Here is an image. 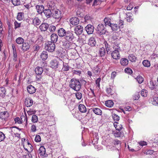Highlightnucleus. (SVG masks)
<instances>
[{
	"label": "nucleus",
	"instance_id": "2eb2a0df",
	"mask_svg": "<svg viewBox=\"0 0 158 158\" xmlns=\"http://www.w3.org/2000/svg\"><path fill=\"white\" fill-rule=\"evenodd\" d=\"M33 103V101L31 98H26L25 100V105L27 107L31 106Z\"/></svg>",
	"mask_w": 158,
	"mask_h": 158
},
{
	"label": "nucleus",
	"instance_id": "5701e85b",
	"mask_svg": "<svg viewBox=\"0 0 158 158\" xmlns=\"http://www.w3.org/2000/svg\"><path fill=\"white\" fill-rule=\"evenodd\" d=\"M8 116V114L6 111L1 112L0 113V118L2 119H6Z\"/></svg>",
	"mask_w": 158,
	"mask_h": 158
},
{
	"label": "nucleus",
	"instance_id": "8fccbe9b",
	"mask_svg": "<svg viewBox=\"0 0 158 158\" xmlns=\"http://www.w3.org/2000/svg\"><path fill=\"white\" fill-rule=\"evenodd\" d=\"M148 92L146 89H143L142 90L141 94L142 96L143 97L147 96Z\"/></svg>",
	"mask_w": 158,
	"mask_h": 158
},
{
	"label": "nucleus",
	"instance_id": "bb28decb",
	"mask_svg": "<svg viewBox=\"0 0 158 158\" xmlns=\"http://www.w3.org/2000/svg\"><path fill=\"white\" fill-rule=\"evenodd\" d=\"M112 131V134H114V135L117 137H122L123 135L122 133L119 131Z\"/></svg>",
	"mask_w": 158,
	"mask_h": 158
},
{
	"label": "nucleus",
	"instance_id": "6e6552de",
	"mask_svg": "<svg viewBox=\"0 0 158 158\" xmlns=\"http://www.w3.org/2000/svg\"><path fill=\"white\" fill-rule=\"evenodd\" d=\"M111 56L113 59L117 60L120 58L119 51L118 50H114L111 53Z\"/></svg>",
	"mask_w": 158,
	"mask_h": 158
},
{
	"label": "nucleus",
	"instance_id": "de8ad7c7",
	"mask_svg": "<svg viewBox=\"0 0 158 158\" xmlns=\"http://www.w3.org/2000/svg\"><path fill=\"white\" fill-rule=\"evenodd\" d=\"M37 116L35 115H33L32 117L31 121L33 123H36L38 121Z\"/></svg>",
	"mask_w": 158,
	"mask_h": 158
},
{
	"label": "nucleus",
	"instance_id": "79ce46f5",
	"mask_svg": "<svg viewBox=\"0 0 158 158\" xmlns=\"http://www.w3.org/2000/svg\"><path fill=\"white\" fill-rule=\"evenodd\" d=\"M143 65L146 67H149L150 66V63L149 61L147 60H144L142 62Z\"/></svg>",
	"mask_w": 158,
	"mask_h": 158
},
{
	"label": "nucleus",
	"instance_id": "423d86ee",
	"mask_svg": "<svg viewBox=\"0 0 158 158\" xmlns=\"http://www.w3.org/2000/svg\"><path fill=\"white\" fill-rule=\"evenodd\" d=\"M94 27L90 24L88 25L85 28V30L88 34H91L93 33Z\"/></svg>",
	"mask_w": 158,
	"mask_h": 158
},
{
	"label": "nucleus",
	"instance_id": "cd10ccee",
	"mask_svg": "<svg viewBox=\"0 0 158 158\" xmlns=\"http://www.w3.org/2000/svg\"><path fill=\"white\" fill-rule=\"evenodd\" d=\"M110 27H111L112 30L114 31H116L120 30V29L118 25L116 24L111 23Z\"/></svg>",
	"mask_w": 158,
	"mask_h": 158
},
{
	"label": "nucleus",
	"instance_id": "4d7b16f0",
	"mask_svg": "<svg viewBox=\"0 0 158 158\" xmlns=\"http://www.w3.org/2000/svg\"><path fill=\"white\" fill-rule=\"evenodd\" d=\"M127 22H130L132 21V19L131 18V15L130 13H128L127 14Z\"/></svg>",
	"mask_w": 158,
	"mask_h": 158
},
{
	"label": "nucleus",
	"instance_id": "0eeeda50",
	"mask_svg": "<svg viewBox=\"0 0 158 158\" xmlns=\"http://www.w3.org/2000/svg\"><path fill=\"white\" fill-rule=\"evenodd\" d=\"M53 12L52 17L56 19H59L61 18V13L59 10H55Z\"/></svg>",
	"mask_w": 158,
	"mask_h": 158
},
{
	"label": "nucleus",
	"instance_id": "9b49d317",
	"mask_svg": "<svg viewBox=\"0 0 158 158\" xmlns=\"http://www.w3.org/2000/svg\"><path fill=\"white\" fill-rule=\"evenodd\" d=\"M80 20L78 18L75 17H73L70 19V22L71 24L74 25H77L79 24Z\"/></svg>",
	"mask_w": 158,
	"mask_h": 158
},
{
	"label": "nucleus",
	"instance_id": "4468645a",
	"mask_svg": "<svg viewBox=\"0 0 158 158\" xmlns=\"http://www.w3.org/2000/svg\"><path fill=\"white\" fill-rule=\"evenodd\" d=\"M66 31L62 28H60L57 31L58 35L61 37H64L66 34Z\"/></svg>",
	"mask_w": 158,
	"mask_h": 158
},
{
	"label": "nucleus",
	"instance_id": "f03ea898",
	"mask_svg": "<svg viewBox=\"0 0 158 158\" xmlns=\"http://www.w3.org/2000/svg\"><path fill=\"white\" fill-rule=\"evenodd\" d=\"M45 48L49 52H53L55 49V44L53 42L48 41L45 44Z\"/></svg>",
	"mask_w": 158,
	"mask_h": 158
},
{
	"label": "nucleus",
	"instance_id": "6e6d98bb",
	"mask_svg": "<svg viewBox=\"0 0 158 158\" xmlns=\"http://www.w3.org/2000/svg\"><path fill=\"white\" fill-rule=\"evenodd\" d=\"M113 48L115 50H118V51L120 50L119 44H117V43H115L113 45Z\"/></svg>",
	"mask_w": 158,
	"mask_h": 158
},
{
	"label": "nucleus",
	"instance_id": "09e8293b",
	"mask_svg": "<svg viewBox=\"0 0 158 158\" xmlns=\"http://www.w3.org/2000/svg\"><path fill=\"white\" fill-rule=\"evenodd\" d=\"M63 67L62 69L64 71H67L69 70V66L68 64L66 63H63Z\"/></svg>",
	"mask_w": 158,
	"mask_h": 158
},
{
	"label": "nucleus",
	"instance_id": "dca6fc26",
	"mask_svg": "<svg viewBox=\"0 0 158 158\" xmlns=\"http://www.w3.org/2000/svg\"><path fill=\"white\" fill-rule=\"evenodd\" d=\"M43 12L45 16L48 18L52 16V12L50 9L44 10Z\"/></svg>",
	"mask_w": 158,
	"mask_h": 158
},
{
	"label": "nucleus",
	"instance_id": "e2e57ef3",
	"mask_svg": "<svg viewBox=\"0 0 158 158\" xmlns=\"http://www.w3.org/2000/svg\"><path fill=\"white\" fill-rule=\"evenodd\" d=\"M35 141L37 142H39L41 140V139L39 135H36L35 137Z\"/></svg>",
	"mask_w": 158,
	"mask_h": 158
},
{
	"label": "nucleus",
	"instance_id": "c756f323",
	"mask_svg": "<svg viewBox=\"0 0 158 158\" xmlns=\"http://www.w3.org/2000/svg\"><path fill=\"white\" fill-rule=\"evenodd\" d=\"M39 152L40 155L44 156L45 154L46 150L44 147L41 146L39 150Z\"/></svg>",
	"mask_w": 158,
	"mask_h": 158
},
{
	"label": "nucleus",
	"instance_id": "c85d7f7f",
	"mask_svg": "<svg viewBox=\"0 0 158 158\" xmlns=\"http://www.w3.org/2000/svg\"><path fill=\"white\" fill-rule=\"evenodd\" d=\"M56 29V27L55 26L53 25H49L48 29V31H50L51 33H54L55 32Z\"/></svg>",
	"mask_w": 158,
	"mask_h": 158
},
{
	"label": "nucleus",
	"instance_id": "7ed1b4c3",
	"mask_svg": "<svg viewBox=\"0 0 158 158\" xmlns=\"http://www.w3.org/2000/svg\"><path fill=\"white\" fill-rule=\"evenodd\" d=\"M106 30L105 29L104 25L102 24H99L97 28V33L100 35L106 33Z\"/></svg>",
	"mask_w": 158,
	"mask_h": 158
},
{
	"label": "nucleus",
	"instance_id": "13d9d810",
	"mask_svg": "<svg viewBox=\"0 0 158 158\" xmlns=\"http://www.w3.org/2000/svg\"><path fill=\"white\" fill-rule=\"evenodd\" d=\"M76 96L78 99L80 100L82 97V94L80 92H77L76 94Z\"/></svg>",
	"mask_w": 158,
	"mask_h": 158
},
{
	"label": "nucleus",
	"instance_id": "f704fd0d",
	"mask_svg": "<svg viewBox=\"0 0 158 158\" xmlns=\"http://www.w3.org/2000/svg\"><path fill=\"white\" fill-rule=\"evenodd\" d=\"M152 104L155 105H158V97H155L151 99Z\"/></svg>",
	"mask_w": 158,
	"mask_h": 158
},
{
	"label": "nucleus",
	"instance_id": "69168bd1",
	"mask_svg": "<svg viewBox=\"0 0 158 158\" xmlns=\"http://www.w3.org/2000/svg\"><path fill=\"white\" fill-rule=\"evenodd\" d=\"M124 22L122 20H120L119 23L118 25L120 29V28H123Z\"/></svg>",
	"mask_w": 158,
	"mask_h": 158
},
{
	"label": "nucleus",
	"instance_id": "052dcab7",
	"mask_svg": "<svg viewBox=\"0 0 158 158\" xmlns=\"http://www.w3.org/2000/svg\"><path fill=\"white\" fill-rule=\"evenodd\" d=\"M14 23L15 26V29H16L17 28H19L21 26V23H18L16 21L14 22Z\"/></svg>",
	"mask_w": 158,
	"mask_h": 158
},
{
	"label": "nucleus",
	"instance_id": "5fc2aeb1",
	"mask_svg": "<svg viewBox=\"0 0 158 158\" xmlns=\"http://www.w3.org/2000/svg\"><path fill=\"white\" fill-rule=\"evenodd\" d=\"M40 47L37 44H36L33 46V49L35 51H38L39 50Z\"/></svg>",
	"mask_w": 158,
	"mask_h": 158
},
{
	"label": "nucleus",
	"instance_id": "7c9ffc66",
	"mask_svg": "<svg viewBox=\"0 0 158 158\" xmlns=\"http://www.w3.org/2000/svg\"><path fill=\"white\" fill-rule=\"evenodd\" d=\"M36 8L37 9V12L39 14H41L43 11L44 10V7L41 6H36Z\"/></svg>",
	"mask_w": 158,
	"mask_h": 158
},
{
	"label": "nucleus",
	"instance_id": "473e14b6",
	"mask_svg": "<svg viewBox=\"0 0 158 158\" xmlns=\"http://www.w3.org/2000/svg\"><path fill=\"white\" fill-rule=\"evenodd\" d=\"M111 19L110 18H105L104 20V21L105 23V25H108L110 26L111 24Z\"/></svg>",
	"mask_w": 158,
	"mask_h": 158
},
{
	"label": "nucleus",
	"instance_id": "ea45409f",
	"mask_svg": "<svg viewBox=\"0 0 158 158\" xmlns=\"http://www.w3.org/2000/svg\"><path fill=\"white\" fill-rule=\"evenodd\" d=\"M136 80L139 83L141 84L143 82L144 78L142 76H138L137 77Z\"/></svg>",
	"mask_w": 158,
	"mask_h": 158
},
{
	"label": "nucleus",
	"instance_id": "4c0bfd02",
	"mask_svg": "<svg viewBox=\"0 0 158 158\" xmlns=\"http://www.w3.org/2000/svg\"><path fill=\"white\" fill-rule=\"evenodd\" d=\"M20 119L21 121H22V122L23 121H25L26 120V124L25 126H26L27 124V118L26 114H25V116H24V115H22L20 117Z\"/></svg>",
	"mask_w": 158,
	"mask_h": 158
},
{
	"label": "nucleus",
	"instance_id": "4be33fe9",
	"mask_svg": "<svg viewBox=\"0 0 158 158\" xmlns=\"http://www.w3.org/2000/svg\"><path fill=\"white\" fill-rule=\"evenodd\" d=\"M48 57V52L46 51H44L41 53L40 58L43 60H45Z\"/></svg>",
	"mask_w": 158,
	"mask_h": 158
},
{
	"label": "nucleus",
	"instance_id": "c9c22d12",
	"mask_svg": "<svg viewBox=\"0 0 158 158\" xmlns=\"http://www.w3.org/2000/svg\"><path fill=\"white\" fill-rule=\"evenodd\" d=\"M100 56H104L106 54V51L104 48L102 47L99 50Z\"/></svg>",
	"mask_w": 158,
	"mask_h": 158
},
{
	"label": "nucleus",
	"instance_id": "680f3d73",
	"mask_svg": "<svg viewBox=\"0 0 158 158\" xmlns=\"http://www.w3.org/2000/svg\"><path fill=\"white\" fill-rule=\"evenodd\" d=\"M16 123H18L19 124H21L22 123V121H21L20 118L19 117H16L14 119Z\"/></svg>",
	"mask_w": 158,
	"mask_h": 158
},
{
	"label": "nucleus",
	"instance_id": "58836bf2",
	"mask_svg": "<svg viewBox=\"0 0 158 158\" xmlns=\"http://www.w3.org/2000/svg\"><path fill=\"white\" fill-rule=\"evenodd\" d=\"M106 91L107 94L109 96L113 94H114L112 90L111 86H110L108 88H107Z\"/></svg>",
	"mask_w": 158,
	"mask_h": 158
},
{
	"label": "nucleus",
	"instance_id": "b1692460",
	"mask_svg": "<svg viewBox=\"0 0 158 158\" xmlns=\"http://www.w3.org/2000/svg\"><path fill=\"white\" fill-rule=\"evenodd\" d=\"M128 60L126 58H121L120 60V64L122 66H126L128 64Z\"/></svg>",
	"mask_w": 158,
	"mask_h": 158
},
{
	"label": "nucleus",
	"instance_id": "f8f14e48",
	"mask_svg": "<svg viewBox=\"0 0 158 158\" xmlns=\"http://www.w3.org/2000/svg\"><path fill=\"white\" fill-rule=\"evenodd\" d=\"M30 45L27 42H23L22 44L21 49L23 51L25 52L29 49Z\"/></svg>",
	"mask_w": 158,
	"mask_h": 158
},
{
	"label": "nucleus",
	"instance_id": "a18cd8bd",
	"mask_svg": "<svg viewBox=\"0 0 158 158\" xmlns=\"http://www.w3.org/2000/svg\"><path fill=\"white\" fill-rule=\"evenodd\" d=\"M106 48L107 51V53L108 54L110 53V46L108 44L107 42L105 43Z\"/></svg>",
	"mask_w": 158,
	"mask_h": 158
},
{
	"label": "nucleus",
	"instance_id": "603ef678",
	"mask_svg": "<svg viewBox=\"0 0 158 158\" xmlns=\"http://www.w3.org/2000/svg\"><path fill=\"white\" fill-rule=\"evenodd\" d=\"M12 4L15 6H17L20 4V1L19 0H11Z\"/></svg>",
	"mask_w": 158,
	"mask_h": 158
},
{
	"label": "nucleus",
	"instance_id": "9d476101",
	"mask_svg": "<svg viewBox=\"0 0 158 158\" xmlns=\"http://www.w3.org/2000/svg\"><path fill=\"white\" fill-rule=\"evenodd\" d=\"M50 67L52 69H56L58 68V62L56 60H52L50 62Z\"/></svg>",
	"mask_w": 158,
	"mask_h": 158
},
{
	"label": "nucleus",
	"instance_id": "bf43d9fd",
	"mask_svg": "<svg viewBox=\"0 0 158 158\" xmlns=\"http://www.w3.org/2000/svg\"><path fill=\"white\" fill-rule=\"evenodd\" d=\"M84 19L85 22H87L88 21H91L92 18L90 16L86 15L84 17Z\"/></svg>",
	"mask_w": 158,
	"mask_h": 158
},
{
	"label": "nucleus",
	"instance_id": "412c9836",
	"mask_svg": "<svg viewBox=\"0 0 158 158\" xmlns=\"http://www.w3.org/2000/svg\"><path fill=\"white\" fill-rule=\"evenodd\" d=\"M43 69L41 67H38L35 69V72L38 75H40L43 72Z\"/></svg>",
	"mask_w": 158,
	"mask_h": 158
},
{
	"label": "nucleus",
	"instance_id": "49530a36",
	"mask_svg": "<svg viewBox=\"0 0 158 158\" xmlns=\"http://www.w3.org/2000/svg\"><path fill=\"white\" fill-rule=\"evenodd\" d=\"M118 123H114V125L115 129L116 130L118 131H120L122 128V127L121 125H118Z\"/></svg>",
	"mask_w": 158,
	"mask_h": 158
},
{
	"label": "nucleus",
	"instance_id": "774afa93",
	"mask_svg": "<svg viewBox=\"0 0 158 158\" xmlns=\"http://www.w3.org/2000/svg\"><path fill=\"white\" fill-rule=\"evenodd\" d=\"M31 131L33 132H35L36 131V126L32 124L31 125Z\"/></svg>",
	"mask_w": 158,
	"mask_h": 158
},
{
	"label": "nucleus",
	"instance_id": "f3484780",
	"mask_svg": "<svg viewBox=\"0 0 158 158\" xmlns=\"http://www.w3.org/2000/svg\"><path fill=\"white\" fill-rule=\"evenodd\" d=\"M28 92L30 94H33L35 92V88L32 85H30L27 87Z\"/></svg>",
	"mask_w": 158,
	"mask_h": 158
},
{
	"label": "nucleus",
	"instance_id": "1a4fd4ad",
	"mask_svg": "<svg viewBox=\"0 0 158 158\" xmlns=\"http://www.w3.org/2000/svg\"><path fill=\"white\" fill-rule=\"evenodd\" d=\"M49 24L46 23H42L39 26V28L42 31H45L47 30L48 28Z\"/></svg>",
	"mask_w": 158,
	"mask_h": 158
},
{
	"label": "nucleus",
	"instance_id": "72a5a7b5",
	"mask_svg": "<svg viewBox=\"0 0 158 158\" xmlns=\"http://www.w3.org/2000/svg\"><path fill=\"white\" fill-rule=\"evenodd\" d=\"M24 40L21 37H19L17 38L15 40L16 43L18 44H21L24 42Z\"/></svg>",
	"mask_w": 158,
	"mask_h": 158
},
{
	"label": "nucleus",
	"instance_id": "e433bc0d",
	"mask_svg": "<svg viewBox=\"0 0 158 158\" xmlns=\"http://www.w3.org/2000/svg\"><path fill=\"white\" fill-rule=\"evenodd\" d=\"M136 58L135 56L132 54H130L128 56V59L130 61L132 62L135 61Z\"/></svg>",
	"mask_w": 158,
	"mask_h": 158
},
{
	"label": "nucleus",
	"instance_id": "393cba45",
	"mask_svg": "<svg viewBox=\"0 0 158 158\" xmlns=\"http://www.w3.org/2000/svg\"><path fill=\"white\" fill-rule=\"evenodd\" d=\"M93 112L96 114L101 115L102 111L100 109L98 108H93L92 109Z\"/></svg>",
	"mask_w": 158,
	"mask_h": 158
},
{
	"label": "nucleus",
	"instance_id": "864d4df0",
	"mask_svg": "<svg viewBox=\"0 0 158 158\" xmlns=\"http://www.w3.org/2000/svg\"><path fill=\"white\" fill-rule=\"evenodd\" d=\"M5 138V134L2 132L0 131V142L3 141Z\"/></svg>",
	"mask_w": 158,
	"mask_h": 158
},
{
	"label": "nucleus",
	"instance_id": "ddd939ff",
	"mask_svg": "<svg viewBox=\"0 0 158 158\" xmlns=\"http://www.w3.org/2000/svg\"><path fill=\"white\" fill-rule=\"evenodd\" d=\"M69 42L67 40V41H65L63 43V45L64 46V47L66 48L70 49L73 48L72 45L73 44Z\"/></svg>",
	"mask_w": 158,
	"mask_h": 158
},
{
	"label": "nucleus",
	"instance_id": "aec40b11",
	"mask_svg": "<svg viewBox=\"0 0 158 158\" xmlns=\"http://www.w3.org/2000/svg\"><path fill=\"white\" fill-rule=\"evenodd\" d=\"M51 42H53V43L56 42L58 40V36L56 34L53 33L51 36Z\"/></svg>",
	"mask_w": 158,
	"mask_h": 158
},
{
	"label": "nucleus",
	"instance_id": "2f4dec72",
	"mask_svg": "<svg viewBox=\"0 0 158 158\" xmlns=\"http://www.w3.org/2000/svg\"><path fill=\"white\" fill-rule=\"evenodd\" d=\"M114 104V103L112 100L107 101L105 102L106 106L109 107H112L113 106Z\"/></svg>",
	"mask_w": 158,
	"mask_h": 158
},
{
	"label": "nucleus",
	"instance_id": "37998d69",
	"mask_svg": "<svg viewBox=\"0 0 158 158\" xmlns=\"http://www.w3.org/2000/svg\"><path fill=\"white\" fill-rule=\"evenodd\" d=\"M6 91L5 88L3 87H0V96H3L5 94Z\"/></svg>",
	"mask_w": 158,
	"mask_h": 158
},
{
	"label": "nucleus",
	"instance_id": "c03bdc74",
	"mask_svg": "<svg viewBox=\"0 0 158 158\" xmlns=\"http://www.w3.org/2000/svg\"><path fill=\"white\" fill-rule=\"evenodd\" d=\"M23 13L22 12L19 13L17 17V19L19 21L22 20L23 18Z\"/></svg>",
	"mask_w": 158,
	"mask_h": 158
},
{
	"label": "nucleus",
	"instance_id": "338daca9",
	"mask_svg": "<svg viewBox=\"0 0 158 158\" xmlns=\"http://www.w3.org/2000/svg\"><path fill=\"white\" fill-rule=\"evenodd\" d=\"M125 71L126 73L131 74L132 73V70L130 68H126L125 69Z\"/></svg>",
	"mask_w": 158,
	"mask_h": 158
},
{
	"label": "nucleus",
	"instance_id": "20e7f679",
	"mask_svg": "<svg viewBox=\"0 0 158 158\" xmlns=\"http://www.w3.org/2000/svg\"><path fill=\"white\" fill-rule=\"evenodd\" d=\"M64 38L68 41L72 42L74 39V36L72 32L69 31L66 32Z\"/></svg>",
	"mask_w": 158,
	"mask_h": 158
},
{
	"label": "nucleus",
	"instance_id": "0e129e2a",
	"mask_svg": "<svg viewBox=\"0 0 158 158\" xmlns=\"http://www.w3.org/2000/svg\"><path fill=\"white\" fill-rule=\"evenodd\" d=\"M100 72V69L98 67H96L94 69V73L95 74L98 75Z\"/></svg>",
	"mask_w": 158,
	"mask_h": 158
},
{
	"label": "nucleus",
	"instance_id": "39448f33",
	"mask_svg": "<svg viewBox=\"0 0 158 158\" xmlns=\"http://www.w3.org/2000/svg\"><path fill=\"white\" fill-rule=\"evenodd\" d=\"M83 27L80 25H78L76 26L74 28L75 33L77 35L81 34L83 32Z\"/></svg>",
	"mask_w": 158,
	"mask_h": 158
},
{
	"label": "nucleus",
	"instance_id": "3c124183",
	"mask_svg": "<svg viewBox=\"0 0 158 158\" xmlns=\"http://www.w3.org/2000/svg\"><path fill=\"white\" fill-rule=\"evenodd\" d=\"M112 116L114 120L118 121L119 120V116L116 114H113Z\"/></svg>",
	"mask_w": 158,
	"mask_h": 158
},
{
	"label": "nucleus",
	"instance_id": "f257e3e1",
	"mask_svg": "<svg viewBox=\"0 0 158 158\" xmlns=\"http://www.w3.org/2000/svg\"><path fill=\"white\" fill-rule=\"evenodd\" d=\"M69 86L76 91H79L81 87V83L79 80L74 78L71 79Z\"/></svg>",
	"mask_w": 158,
	"mask_h": 158
},
{
	"label": "nucleus",
	"instance_id": "a19ab883",
	"mask_svg": "<svg viewBox=\"0 0 158 158\" xmlns=\"http://www.w3.org/2000/svg\"><path fill=\"white\" fill-rule=\"evenodd\" d=\"M149 84L150 85H149L150 86V88L151 90H153L154 89H155L157 86V85H156L152 81H150Z\"/></svg>",
	"mask_w": 158,
	"mask_h": 158
},
{
	"label": "nucleus",
	"instance_id": "6ab92c4d",
	"mask_svg": "<svg viewBox=\"0 0 158 158\" xmlns=\"http://www.w3.org/2000/svg\"><path fill=\"white\" fill-rule=\"evenodd\" d=\"M96 42L95 41V39L93 37H90L89 40L88 44L91 46H94L95 45Z\"/></svg>",
	"mask_w": 158,
	"mask_h": 158
},
{
	"label": "nucleus",
	"instance_id": "a878e982",
	"mask_svg": "<svg viewBox=\"0 0 158 158\" xmlns=\"http://www.w3.org/2000/svg\"><path fill=\"white\" fill-rule=\"evenodd\" d=\"M79 111L82 113H85L86 111V108L85 106L82 104H80L79 105Z\"/></svg>",
	"mask_w": 158,
	"mask_h": 158
},
{
	"label": "nucleus",
	"instance_id": "a211bd4d",
	"mask_svg": "<svg viewBox=\"0 0 158 158\" xmlns=\"http://www.w3.org/2000/svg\"><path fill=\"white\" fill-rule=\"evenodd\" d=\"M40 19L38 17H35L33 19L32 24L35 26L39 25L41 23Z\"/></svg>",
	"mask_w": 158,
	"mask_h": 158
}]
</instances>
